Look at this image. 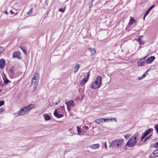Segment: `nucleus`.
<instances>
[{
    "mask_svg": "<svg viewBox=\"0 0 158 158\" xmlns=\"http://www.w3.org/2000/svg\"><path fill=\"white\" fill-rule=\"evenodd\" d=\"M138 135V134H135L132 136L127 143L126 146L129 147H134L138 140V139H137Z\"/></svg>",
    "mask_w": 158,
    "mask_h": 158,
    "instance_id": "1",
    "label": "nucleus"
},
{
    "mask_svg": "<svg viewBox=\"0 0 158 158\" xmlns=\"http://www.w3.org/2000/svg\"><path fill=\"white\" fill-rule=\"evenodd\" d=\"M124 140L123 139H115L111 143L110 146L113 148H120Z\"/></svg>",
    "mask_w": 158,
    "mask_h": 158,
    "instance_id": "2",
    "label": "nucleus"
},
{
    "mask_svg": "<svg viewBox=\"0 0 158 158\" xmlns=\"http://www.w3.org/2000/svg\"><path fill=\"white\" fill-rule=\"evenodd\" d=\"M102 78L100 76H98L95 79V81L93 82L91 85V88L92 89H97L99 88L102 84Z\"/></svg>",
    "mask_w": 158,
    "mask_h": 158,
    "instance_id": "3",
    "label": "nucleus"
},
{
    "mask_svg": "<svg viewBox=\"0 0 158 158\" xmlns=\"http://www.w3.org/2000/svg\"><path fill=\"white\" fill-rule=\"evenodd\" d=\"M35 108V105L30 104L20 109V115H24L28 114L32 109Z\"/></svg>",
    "mask_w": 158,
    "mask_h": 158,
    "instance_id": "4",
    "label": "nucleus"
},
{
    "mask_svg": "<svg viewBox=\"0 0 158 158\" xmlns=\"http://www.w3.org/2000/svg\"><path fill=\"white\" fill-rule=\"evenodd\" d=\"M39 80H37L36 79H34L32 78L31 80V87H33V88L35 89L38 84Z\"/></svg>",
    "mask_w": 158,
    "mask_h": 158,
    "instance_id": "5",
    "label": "nucleus"
},
{
    "mask_svg": "<svg viewBox=\"0 0 158 158\" xmlns=\"http://www.w3.org/2000/svg\"><path fill=\"white\" fill-rule=\"evenodd\" d=\"M5 61L3 59L0 60V68L3 69L5 67Z\"/></svg>",
    "mask_w": 158,
    "mask_h": 158,
    "instance_id": "6",
    "label": "nucleus"
},
{
    "mask_svg": "<svg viewBox=\"0 0 158 158\" xmlns=\"http://www.w3.org/2000/svg\"><path fill=\"white\" fill-rule=\"evenodd\" d=\"M151 157H156L158 156V149L155 150L150 156Z\"/></svg>",
    "mask_w": 158,
    "mask_h": 158,
    "instance_id": "7",
    "label": "nucleus"
},
{
    "mask_svg": "<svg viewBox=\"0 0 158 158\" xmlns=\"http://www.w3.org/2000/svg\"><path fill=\"white\" fill-rule=\"evenodd\" d=\"M12 57L20 59V52L18 51L14 52L12 54Z\"/></svg>",
    "mask_w": 158,
    "mask_h": 158,
    "instance_id": "8",
    "label": "nucleus"
},
{
    "mask_svg": "<svg viewBox=\"0 0 158 158\" xmlns=\"http://www.w3.org/2000/svg\"><path fill=\"white\" fill-rule=\"evenodd\" d=\"M155 59V57L154 56H152L148 58L146 60V62L147 64H149L151 63Z\"/></svg>",
    "mask_w": 158,
    "mask_h": 158,
    "instance_id": "9",
    "label": "nucleus"
},
{
    "mask_svg": "<svg viewBox=\"0 0 158 158\" xmlns=\"http://www.w3.org/2000/svg\"><path fill=\"white\" fill-rule=\"evenodd\" d=\"M65 104L66 105L67 107L69 106L72 107L74 106V103L73 101H70L66 102Z\"/></svg>",
    "mask_w": 158,
    "mask_h": 158,
    "instance_id": "10",
    "label": "nucleus"
},
{
    "mask_svg": "<svg viewBox=\"0 0 158 158\" xmlns=\"http://www.w3.org/2000/svg\"><path fill=\"white\" fill-rule=\"evenodd\" d=\"M54 115L57 118H60L63 116V114H60L57 112V110L56 109L54 113Z\"/></svg>",
    "mask_w": 158,
    "mask_h": 158,
    "instance_id": "11",
    "label": "nucleus"
},
{
    "mask_svg": "<svg viewBox=\"0 0 158 158\" xmlns=\"http://www.w3.org/2000/svg\"><path fill=\"white\" fill-rule=\"evenodd\" d=\"M88 50L91 52V56L92 57H93L96 51L95 49L94 48H89Z\"/></svg>",
    "mask_w": 158,
    "mask_h": 158,
    "instance_id": "12",
    "label": "nucleus"
},
{
    "mask_svg": "<svg viewBox=\"0 0 158 158\" xmlns=\"http://www.w3.org/2000/svg\"><path fill=\"white\" fill-rule=\"evenodd\" d=\"M139 66H143L144 65L145 63V60L144 59H142L139 61L137 62Z\"/></svg>",
    "mask_w": 158,
    "mask_h": 158,
    "instance_id": "13",
    "label": "nucleus"
},
{
    "mask_svg": "<svg viewBox=\"0 0 158 158\" xmlns=\"http://www.w3.org/2000/svg\"><path fill=\"white\" fill-rule=\"evenodd\" d=\"M153 129L152 128H149L143 134H144L146 136L148 135L152 131Z\"/></svg>",
    "mask_w": 158,
    "mask_h": 158,
    "instance_id": "14",
    "label": "nucleus"
},
{
    "mask_svg": "<svg viewBox=\"0 0 158 158\" xmlns=\"http://www.w3.org/2000/svg\"><path fill=\"white\" fill-rule=\"evenodd\" d=\"M88 80L84 78L82 79L80 82V84L81 86H83Z\"/></svg>",
    "mask_w": 158,
    "mask_h": 158,
    "instance_id": "15",
    "label": "nucleus"
},
{
    "mask_svg": "<svg viewBox=\"0 0 158 158\" xmlns=\"http://www.w3.org/2000/svg\"><path fill=\"white\" fill-rule=\"evenodd\" d=\"M136 22V21L135 20V19L133 18L132 17H131L128 24L130 25H131L135 23Z\"/></svg>",
    "mask_w": 158,
    "mask_h": 158,
    "instance_id": "16",
    "label": "nucleus"
},
{
    "mask_svg": "<svg viewBox=\"0 0 158 158\" xmlns=\"http://www.w3.org/2000/svg\"><path fill=\"white\" fill-rule=\"evenodd\" d=\"M80 67L79 64H76L74 67V72L75 73H76L79 69Z\"/></svg>",
    "mask_w": 158,
    "mask_h": 158,
    "instance_id": "17",
    "label": "nucleus"
},
{
    "mask_svg": "<svg viewBox=\"0 0 158 158\" xmlns=\"http://www.w3.org/2000/svg\"><path fill=\"white\" fill-rule=\"evenodd\" d=\"M43 116L45 118L46 120H49L51 119L50 116L47 114H44Z\"/></svg>",
    "mask_w": 158,
    "mask_h": 158,
    "instance_id": "18",
    "label": "nucleus"
},
{
    "mask_svg": "<svg viewBox=\"0 0 158 158\" xmlns=\"http://www.w3.org/2000/svg\"><path fill=\"white\" fill-rule=\"evenodd\" d=\"M99 147L100 145L99 144H95L92 145L91 146V148L93 149H96L99 148Z\"/></svg>",
    "mask_w": 158,
    "mask_h": 158,
    "instance_id": "19",
    "label": "nucleus"
},
{
    "mask_svg": "<svg viewBox=\"0 0 158 158\" xmlns=\"http://www.w3.org/2000/svg\"><path fill=\"white\" fill-rule=\"evenodd\" d=\"M33 78L34 79H37V80H39V79L40 78L39 73H35L34 74Z\"/></svg>",
    "mask_w": 158,
    "mask_h": 158,
    "instance_id": "20",
    "label": "nucleus"
},
{
    "mask_svg": "<svg viewBox=\"0 0 158 158\" xmlns=\"http://www.w3.org/2000/svg\"><path fill=\"white\" fill-rule=\"evenodd\" d=\"M95 122L98 124H100L102 123H103L102 118L96 119L95 120Z\"/></svg>",
    "mask_w": 158,
    "mask_h": 158,
    "instance_id": "21",
    "label": "nucleus"
},
{
    "mask_svg": "<svg viewBox=\"0 0 158 158\" xmlns=\"http://www.w3.org/2000/svg\"><path fill=\"white\" fill-rule=\"evenodd\" d=\"M20 49L22 50L23 51V53L26 54L27 53V50L26 48L24 47H21L20 46Z\"/></svg>",
    "mask_w": 158,
    "mask_h": 158,
    "instance_id": "22",
    "label": "nucleus"
},
{
    "mask_svg": "<svg viewBox=\"0 0 158 158\" xmlns=\"http://www.w3.org/2000/svg\"><path fill=\"white\" fill-rule=\"evenodd\" d=\"M142 76H140V77H139V80H141L143 78L145 77L146 75L147 74V71Z\"/></svg>",
    "mask_w": 158,
    "mask_h": 158,
    "instance_id": "23",
    "label": "nucleus"
},
{
    "mask_svg": "<svg viewBox=\"0 0 158 158\" xmlns=\"http://www.w3.org/2000/svg\"><path fill=\"white\" fill-rule=\"evenodd\" d=\"M155 6V5H153L150 7L146 12V14H148L150 11Z\"/></svg>",
    "mask_w": 158,
    "mask_h": 158,
    "instance_id": "24",
    "label": "nucleus"
},
{
    "mask_svg": "<svg viewBox=\"0 0 158 158\" xmlns=\"http://www.w3.org/2000/svg\"><path fill=\"white\" fill-rule=\"evenodd\" d=\"M3 79L4 81V83H7L9 82V81L7 79L6 76L5 75L3 77Z\"/></svg>",
    "mask_w": 158,
    "mask_h": 158,
    "instance_id": "25",
    "label": "nucleus"
},
{
    "mask_svg": "<svg viewBox=\"0 0 158 158\" xmlns=\"http://www.w3.org/2000/svg\"><path fill=\"white\" fill-rule=\"evenodd\" d=\"M77 128L78 135H81V128L78 126H77Z\"/></svg>",
    "mask_w": 158,
    "mask_h": 158,
    "instance_id": "26",
    "label": "nucleus"
},
{
    "mask_svg": "<svg viewBox=\"0 0 158 158\" xmlns=\"http://www.w3.org/2000/svg\"><path fill=\"white\" fill-rule=\"evenodd\" d=\"M142 37H143L142 35H140V36H139V37H138V40L139 41V44H141V38Z\"/></svg>",
    "mask_w": 158,
    "mask_h": 158,
    "instance_id": "27",
    "label": "nucleus"
},
{
    "mask_svg": "<svg viewBox=\"0 0 158 158\" xmlns=\"http://www.w3.org/2000/svg\"><path fill=\"white\" fill-rule=\"evenodd\" d=\"M154 128L156 131L157 134H158V124H157L155 126Z\"/></svg>",
    "mask_w": 158,
    "mask_h": 158,
    "instance_id": "28",
    "label": "nucleus"
},
{
    "mask_svg": "<svg viewBox=\"0 0 158 158\" xmlns=\"http://www.w3.org/2000/svg\"><path fill=\"white\" fill-rule=\"evenodd\" d=\"M65 7L64 8H60L59 9V11H61L62 13H64L65 10Z\"/></svg>",
    "mask_w": 158,
    "mask_h": 158,
    "instance_id": "29",
    "label": "nucleus"
},
{
    "mask_svg": "<svg viewBox=\"0 0 158 158\" xmlns=\"http://www.w3.org/2000/svg\"><path fill=\"white\" fill-rule=\"evenodd\" d=\"M152 135H150L146 137L145 139L143 140V142H145L146 140H147V139H148L151 137L152 136Z\"/></svg>",
    "mask_w": 158,
    "mask_h": 158,
    "instance_id": "30",
    "label": "nucleus"
},
{
    "mask_svg": "<svg viewBox=\"0 0 158 158\" xmlns=\"http://www.w3.org/2000/svg\"><path fill=\"white\" fill-rule=\"evenodd\" d=\"M94 0H92L91 2L89 4V8H91L93 6L92 2H93Z\"/></svg>",
    "mask_w": 158,
    "mask_h": 158,
    "instance_id": "31",
    "label": "nucleus"
},
{
    "mask_svg": "<svg viewBox=\"0 0 158 158\" xmlns=\"http://www.w3.org/2000/svg\"><path fill=\"white\" fill-rule=\"evenodd\" d=\"M32 11H33V8H31L30 9V10H29V11L28 12H27V13L28 14H29V15H30V14H31L32 13Z\"/></svg>",
    "mask_w": 158,
    "mask_h": 158,
    "instance_id": "32",
    "label": "nucleus"
},
{
    "mask_svg": "<svg viewBox=\"0 0 158 158\" xmlns=\"http://www.w3.org/2000/svg\"><path fill=\"white\" fill-rule=\"evenodd\" d=\"M89 73L88 72L87 73V76L85 78L88 80L89 79Z\"/></svg>",
    "mask_w": 158,
    "mask_h": 158,
    "instance_id": "33",
    "label": "nucleus"
},
{
    "mask_svg": "<svg viewBox=\"0 0 158 158\" xmlns=\"http://www.w3.org/2000/svg\"><path fill=\"white\" fill-rule=\"evenodd\" d=\"M130 135L129 134H127L124 136V138L126 139H127L130 136Z\"/></svg>",
    "mask_w": 158,
    "mask_h": 158,
    "instance_id": "34",
    "label": "nucleus"
},
{
    "mask_svg": "<svg viewBox=\"0 0 158 158\" xmlns=\"http://www.w3.org/2000/svg\"><path fill=\"white\" fill-rule=\"evenodd\" d=\"M4 51L3 48L1 47H0V54Z\"/></svg>",
    "mask_w": 158,
    "mask_h": 158,
    "instance_id": "35",
    "label": "nucleus"
},
{
    "mask_svg": "<svg viewBox=\"0 0 158 158\" xmlns=\"http://www.w3.org/2000/svg\"><path fill=\"white\" fill-rule=\"evenodd\" d=\"M153 147L155 148L158 147V142L153 144Z\"/></svg>",
    "mask_w": 158,
    "mask_h": 158,
    "instance_id": "36",
    "label": "nucleus"
},
{
    "mask_svg": "<svg viewBox=\"0 0 158 158\" xmlns=\"http://www.w3.org/2000/svg\"><path fill=\"white\" fill-rule=\"evenodd\" d=\"M4 103V102L3 101H0V106L3 105Z\"/></svg>",
    "mask_w": 158,
    "mask_h": 158,
    "instance_id": "37",
    "label": "nucleus"
},
{
    "mask_svg": "<svg viewBox=\"0 0 158 158\" xmlns=\"http://www.w3.org/2000/svg\"><path fill=\"white\" fill-rule=\"evenodd\" d=\"M146 136V135H144V134H143V135L141 137V140H142L144 138H145Z\"/></svg>",
    "mask_w": 158,
    "mask_h": 158,
    "instance_id": "38",
    "label": "nucleus"
},
{
    "mask_svg": "<svg viewBox=\"0 0 158 158\" xmlns=\"http://www.w3.org/2000/svg\"><path fill=\"white\" fill-rule=\"evenodd\" d=\"M84 129H85V130H88L89 129V127L88 126H85L84 127Z\"/></svg>",
    "mask_w": 158,
    "mask_h": 158,
    "instance_id": "39",
    "label": "nucleus"
},
{
    "mask_svg": "<svg viewBox=\"0 0 158 158\" xmlns=\"http://www.w3.org/2000/svg\"><path fill=\"white\" fill-rule=\"evenodd\" d=\"M71 107H69V106H68V107H67V109H68V110L69 111L70 110V108Z\"/></svg>",
    "mask_w": 158,
    "mask_h": 158,
    "instance_id": "40",
    "label": "nucleus"
},
{
    "mask_svg": "<svg viewBox=\"0 0 158 158\" xmlns=\"http://www.w3.org/2000/svg\"><path fill=\"white\" fill-rule=\"evenodd\" d=\"M102 119H103V121L106 122V121L108 120V119H107L106 118V119L102 118Z\"/></svg>",
    "mask_w": 158,
    "mask_h": 158,
    "instance_id": "41",
    "label": "nucleus"
},
{
    "mask_svg": "<svg viewBox=\"0 0 158 158\" xmlns=\"http://www.w3.org/2000/svg\"><path fill=\"white\" fill-rule=\"evenodd\" d=\"M141 44H139L140 45H143V44H144V42L143 41H141Z\"/></svg>",
    "mask_w": 158,
    "mask_h": 158,
    "instance_id": "42",
    "label": "nucleus"
},
{
    "mask_svg": "<svg viewBox=\"0 0 158 158\" xmlns=\"http://www.w3.org/2000/svg\"><path fill=\"white\" fill-rule=\"evenodd\" d=\"M148 14H146V13L144 15V16H143V20H144L145 19V18L146 16Z\"/></svg>",
    "mask_w": 158,
    "mask_h": 158,
    "instance_id": "43",
    "label": "nucleus"
},
{
    "mask_svg": "<svg viewBox=\"0 0 158 158\" xmlns=\"http://www.w3.org/2000/svg\"><path fill=\"white\" fill-rule=\"evenodd\" d=\"M3 86V84L2 82L0 81V87H2Z\"/></svg>",
    "mask_w": 158,
    "mask_h": 158,
    "instance_id": "44",
    "label": "nucleus"
},
{
    "mask_svg": "<svg viewBox=\"0 0 158 158\" xmlns=\"http://www.w3.org/2000/svg\"><path fill=\"white\" fill-rule=\"evenodd\" d=\"M19 111H18V114H16V113H15V114L14 115L15 116H17V115H19Z\"/></svg>",
    "mask_w": 158,
    "mask_h": 158,
    "instance_id": "45",
    "label": "nucleus"
},
{
    "mask_svg": "<svg viewBox=\"0 0 158 158\" xmlns=\"http://www.w3.org/2000/svg\"><path fill=\"white\" fill-rule=\"evenodd\" d=\"M105 148L106 149H107V146H106V142H105Z\"/></svg>",
    "mask_w": 158,
    "mask_h": 158,
    "instance_id": "46",
    "label": "nucleus"
},
{
    "mask_svg": "<svg viewBox=\"0 0 158 158\" xmlns=\"http://www.w3.org/2000/svg\"><path fill=\"white\" fill-rule=\"evenodd\" d=\"M61 107L62 108V110H64V106H61Z\"/></svg>",
    "mask_w": 158,
    "mask_h": 158,
    "instance_id": "47",
    "label": "nucleus"
},
{
    "mask_svg": "<svg viewBox=\"0 0 158 158\" xmlns=\"http://www.w3.org/2000/svg\"><path fill=\"white\" fill-rule=\"evenodd\" d=\"M10 14H13V12H12V10H11L10 11Z\"/></svg>",
    "mask_w": 158,
    "mask_h": 158,
    "instance_id": "48",
    "label": "nucleus"
},
{
    "mask_svg": "<svg viewBox=\"0 0 158 158\" xmlns=\"http://www.w3.org/2000/svg\"><path fill=\"white\" fill-rule=\"evenodd\" d=\"M4 13H5V14H7V12H6V11H5V12H4Z\"/></svg>",
    "mask_w": 158,
    "mask_h": 158,
    "instance_id": "49",
    "label": "nucleus"
},
{
    "mask_svg": "<svg viewBox=\"0 0 158 158\" xmlns=\"http://www.w3.org/2000/svg\"><path fill=\"white\" fill-rule=\"evenodd\" d=\"M2 91V90L1 89H0V92H1Z\"/></svg>",
    "mask_w": 158,
    "mask_h": 158,
    "instance_id": "50",
    "label": "nucleus"
},
{
    "mask_svg": "<svg viewBox=\"0 0 158 158\" xmlns=\"http://www.w3.org/2000/svg\"><path fill=\"white\" fill-rule=\"evenodd\" d=\"M56 104L57 105V103H56Z\"/></svg>",
    "mask_w": 158,
    "mask_h": 158,
    "instance_id": "51",
    "label": "nucleus"
}]
</instances>
